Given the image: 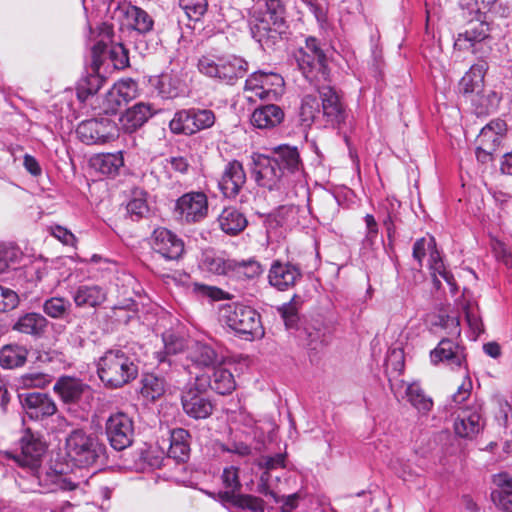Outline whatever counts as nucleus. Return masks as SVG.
Instances as JSON below:
<instances>
[{
	"label": "nucleus",
	"mask_w": 512,
	"mask_h": 512,
	"mask_svg": "<svg viewBox=\"0 0 512 512\" xmlns=\"http://www.w3.org/2000/svg\"><path fill=\"white\" fill-rule=\"evenodd\" d=\"M106 46L103 41H99L91 48V72L81 78L77 84L76 92L73 90L64 91L58 101L53 105V117L55 121H50L45 128H95L102 126L104 128H118L117 124L108 117L81 118L77 108L81 107L86 101L93 97L102 87L105 78L100 75L101 54Z\"/></svg>",
	"instance_id": "f257e3e1"
},
{
	"label": "nucleus",
	"mask_w": 512,
	"mask_h": 512,
	"mask_svg": "<svg viewBox=\"0 0 512 512\" xmlns=\"http://www.w3.org/2000/svg\"><path fill=\"white\" fill-rule=\"evenodd\" d=\"M251 175L259 187L269 191L281 190L285 179L300 169V157L296 147L279 145L273 148V156L252 153Z\"/></svg>",
	"instance_id": "f03ea898"
},
{
	"label": "nucleus",
	"mask_w": 512,
	"mask_h": 512,
	"mask_svg": "<svg viewBox=\"0 0 512 512\" xmlns=\"http://www.w3.org/2000/svg\"><path fill=\"white\" fill-rule=\"evenodd\" d=\"M265 9L255 13L250 21L252 38L263 49H275L289 38L285 0H264Z\"/></svg>",
	"instance_id": "7ed1b4c3"
},
{
	"label": "nucleus",
	"mask_w": 512,
	"mask_h": 512,
	"mask_svg": "<svg viewBox=\"0 0 512 512\" xmlns=\"http://www.w3.org/2000/svg\"><path fill=\"white\" fill-rule=\"evenodd\" d=\"M97 374L105 387L122 388L138 375L135 358L122 349H110L97 362Z\"/></svg>",
	"instance_id": "20e7f679"
},
{
	"label": "nucleus",
	"mask_w": 512,
	"mask_h": 512,
	"mask_svg": "<svg viewBox=\"0 0 512 512\" xmlns=\"http://www.w3.org/2000/svg\"><path fill=\"white\" fill-rule=\"evenodd\" d=\"M65 449L76 466L91 467L104 456L106 447L96 435L77 428L66 437Z\"/></svg>",
	"instance_id": "39448f33"
},
{
	"label": "nucleus",
	"mask_w": 512,
	"mask_h": 512,
	"mask_svg": "<svg viewBox=\"0 0 512 512\" xmlns=\"http://www.w3.org/2000/svg\"><path fill=\"white\" fill-rule=\"evenodd\" d=\"M197 67L201 74L226 85H234L248 71L247 61L235 55L202 56Z\"/></svg>",
	"instance_id": "423d86ee"
},
{
	"label": "nucleus",
	"mask_w": 512,
	"mask_h": 512,
	"mask_svg": "<svg viewBox=\"0 0 512 512\" xmlns=\"http://www.w3.org/2000/svg\"><path fill=\"white\" fill-rule=\"evenodd\" d=\"M294 58L299 70L309 83L327 79L329 74L327 56L320 40L316 37H307L305 45L299 47L294 53Z\"/></svg>",
	"instance_id": "0eeeda50"
},
{
	"label": "nucleus",
	"mask_w": 512,
	"mask_h": 512,
	"mask_svg": "<svg viewBox=\"0 0 512 512\" xmlns=\"http://www.w3.org/2000/svg\"><path fill=\"white\" fill-rule=\"evenodd\" d=\"M221 316L230 329L246 340H253L264 335L260 315L250 306L240 303L226 305L221 310Z\"/></svg>",
	"instance_id": "6e6552de"
},
{
	"label": "nucleus",
	"mask_w": 512,
	"mask_h": 512,
	"mask_svg": "<svg viewBox=\"0 0 512 512\" xmlns=\"http://www.w3.org/2000/svg\"><path fill=\"white\" fill-rule=\"evenodd\" d=\"M490 30L487 19L467 22L465 31L457 35L454 45L460 50H471L478 58H488L495 45Z\"/></svg>",
	"instance_id": "1a4fd4ad"
},
{
	"label": "nucleus",
	"mask_w": 512,
	"mask_h": 512,
	"mask_svg": "<svg viewBox=\"0 0 512 512\" xmlns=\"http://www.w3.org/2000/svg\"><path fill=\"white\" fill-rule=\"evenodd\" d=\"M283 77L272 71L258 70L245 80V92H251L264 101H276L284 92Z\"/></svg>",
	"instance_id": "9d476101"
},
{
	"label": "nucleus",
	"mask_w": 512,
	"mask_h": 512,
	"mask_svg": "<svg viewBox=\"0 0 512 512\" xmlns=\"http://www.w3.org/2000/svg\"><path fill=\"white\" fill-rule=\"evenodd\" d=\"M112 17L117 19L127 30L139 36H145L153 30L154 20L144 9L128 1L117 2Z\"/></svg>",
	"instance_id": "9b49d317"
},
{
	"label": "nucleus",
	"mask_w": 512,
	"mask_h": 512,
	"mask_svg": "<svg viewBox=\"0 0 512 512\" xmlns=\"http://www.w3.org/2000/svg\"><path fill=\"white\" fill-rule=\"evenodd\" d=\"M105 433L110 445L115 450H124L133 442V421L126 413H113L106 420Z\"/></svg>",
	"instance_id": "f8f14e48"
},
{
	"label": "nucleus",
	"mask_w": 512,
	"mask_h": 512,
	"mask_svg": "<svg viewBox=\"0 0 512 512\" xmlns=\"http://www.w3.org/2000/svg\"><path fill=\"white\" fill-rule=\"evenodd\" d=\"M181 403L184 412L194 419H206L212 414L213 404L205 389L197 383L187 385L182 391Z\"/></svg>",
	"instance_id": "ddd939ff"
},
{
	"label": "nucleus",
	"mask_w": 512,
	"mask_h": 512,
	"mask_svg": "<svg viewBox=\"0 0 512 512\" xmlns=\"http://www.w3.org/2000/svg\"><path fill=\"white\" fill-rule=\"evenodd\" d=\"M53 391L66 405L78 404L82 400L92 399L90 386L75 377H59L53 386Z\"/></svg>",
	"instance_id": "4468645a"
},
{
	"label": "nucleus",
	"mask_w": 512,
	"mask_h": 512,
	"mask_svg": "<svg viewBox=\"0 0 512 512\" xmlns=\"http://www.w3.org/2000/svg\"><path fill=\"white\" fill-rule=\"evenodd\" d=\"M484 425L482 404L474 401L470 405L461 408L454 423V429L458 436L472 439L484 428Z\"/></svg>",
	"instance_id": "2eb2a0df"
},
{
	"label": "nucleus",
	"mask_w": 512,
	"mask_h": 512,
	"mask_svg": "<svg viewBox=\"0 0 512 512\" xmlns=\"http://www.w3.org/2000/svg\"><path fill=\"white\" fill-rule=\"evenodd\" d=\"M153 86L163 99L185 97L189 94L187 74L183 71L171 70L162 73L153 81Z\"/></svg>",
	"instance_id": "dca6fc26"
},
{
	"label": "nucleus",
	"mask_w": 512,
	"mask_h": 512,
	"mask_svg": "<svg viewBox=\"0 0 512 512\" xmlns=\"http://www.w3.org/2000/svg\"><path fill=\"white\" fill-rule=\"evenodd\" d=\"M151 246L167 260H178L184 253L183 240L164 227H158L153 231Z\"/></svg>",
	"instance_id": "f3484780"
},
{
	"label": "nucleus",
	"mask_w": 512,
	"mask_h": 512,
	"mask_svg": "<svg viewBox=\"0 0 512 512\" xmlns=\"http://www.w3.org/2000/svg\"><path fill=\"white\" fill-rule=\"evenodd\" d=\"M175 212L181 220L197 222L208 212L207 197L202 192H190L182 195L176 202Z\"/></svg>",
	"instance_id": "a211bd4d"
},
{
	"label": "nucleus",
	"mask_w": 512,
	"mask_h": 512,
	"mask_svg": "<svg viewBox=\"0 0 512 512\" xmlns=\"http://www.w3.org/2000/svg\"><path fill=\"white\" fill-rule=\"evenodd\" d=\"M20 402L27 416L32 420H42L53 416L58 408L50 395L40 392L21 394Z\"/></svg>",
	"instance_id": "6ab92c4d"
},
{
	"label": "nucleus",
	"mask_w": 512,
	"mask_h": 512,
	"mask_svg": "<svg viewBox=\"0 0 512 512\" xmlns=\"http://www.w3.org/2000/svg\"><path fill=\"white\" fill-rule=\"evenodd\" d=\"M216 116L210 109L189 108L177 111L169 128H212Z\"/></svg>",
	"instance_id": "aec40b11"
},
{
	"label": "nucleus",
	"mask_w": 512,
	"mask_h": 512,
	"mask_svg": "<svg viewBox=\"0 0 512 512\" xmlns=\"http://www.w3.org/2000/svg\"><path fill=\"white\" fill-rule=\"evenodd\" d=\"M322 102L323 115L331 125L345 122L347 111L336 90L328 85L317 87Z\"/></svg>",
	"instance_id": "412c9836"
},
{
	"label": "nucleus",
	"mask_w": 512,
	"mask_h": 512,
	"mask_svg": "<svg viewBox=\"0 0 512 512\" xmlns=\"http://www.w3.org/2000/svg\"><path fill=\"white\" fill-rule=\"evenodd\" d=\"M302 277L300 268L291 263H283L276 260L272 263L268 280L271 286L279 291H285L293 287Z\"/></svg>",
	"instance_id": "4be33fe9"
},
{
	"label": "nucleus",
	"mask_w": 512,
	"mask_h": 512,
	"mask_svg": "<svg viewBox=\"0 0 512 512\" xmlns=\"http://www.w3.org/2000/svg\"><path fill=\"white\" fill-rule=\"evenodd\" d=\"M246 183V173L241 162L232 160L223 170L218 186L227 198H235Z\"/></svg>",
	"instance_id": "5701e85b"
},
{
	"label": "nucleus",
	"mask_w": 512,
	"mask_h": 512,
	"mask_svg": "<svg viewBox=\"0 0 512 512\" xmlns=\"http://www.w3.org/2000/svg\"><path fill=\"white\" fill-rule=\"evenodd\" d=\"M21 453L16 461L23 467L36 470L40 466L41 458L45 453L44 443L33 434L27 432L20 440Z\"/></svg>",
	"instance_id": "b1692460"
},
{
	"label": "nucleus",
	"mask_w": 512,
	"mask_h": 512,
	"mask_svg": "<svg viewBox=\"0 0 512 512\" xmlns=\"http://www.w3.org/2000/svg\"><path fill=\"white\" fill-rule=\"evenodd\" d=\"M431 362L438 364L446 362L452 367H460L465 360L463 348L450 339H442L430 353Z\"/></svg>",
	"instance_id": "393cba45"
},
{
	"label": "nucleus",
	"mask_w": 512,
	"mask_h": 512,
	"mask_svg": "<svg viewBox=\"0 0 512 512\" xmlns=\"http://www.w3.org/2000/svg\"><path fill=\"white\" fill-rule=\"evenodd\" d=\"M495 488L491 492L493 502L501 509L512 512V476L506 472L493 475Z\"/></svg>",
	"instance_id": "a878e982"
},
{
	"label": "nucleus",
	"mask_w": 512,
	"mask_h": 512,
	"mask_svg": "<svg viewBox=\"0 0 512 512\" xmlns=\"http://www.w3.org/2000/svg\"><path fill=\"white\" fill-rule=\"evenodd\" d=\"M479 59L477 63L470 67L469 71L465 73L459 83L460 91L464 96L484 89V77L489 65L487 61L484 60L485 58Z\"/></svg>",
	"instance_id": "bb28decb"
},
{
	"label": "nucleus",
	"mask_w": 512,
	"mask_h": 512,
	"mask_svg": "<svg viewBox=\"0 0 512 512\" xmlns=\"http://www.w3.org/2000/svg\"><path fill=\"white\" fill-rule=\"evenodd\" d=\"M89 165L96 172L108 177H115L124 165V159L121 152L118 153H100L92 156Z\"/></svg>",
	"instance_id": "cd10ccee"
},
{
	"label": "nucleus",
	"mask_w": 512,
	"mask_h": 512,
	"mask_svg": "<svg viewBox=\"0 0 512 512\" xmlns=\"http://www.w3.org/2000/svg\"><path fill=\"white\" fill-rule=\"evenodd\" d=\"M503 136L504 134L497 130H480L475 140L477 159L486 162L500 146Z\"/></svg>",
	"instance_id": "c85d7f7f"
},
{
	"label": "nucleus",
	"mask_w": 512,
	"mask_h": 512,
	"mask_svg": "<svg viewBox=\"0 0 512 512\" xmlns=\"http://www.w3.org/2000/svg\"><path fill=\"white\" fill-rule=\"evenodd\" d=\"M471 103L473 112L477 116L489 114L495 110L499 104L500 97L498 93L492 90L475 91L465 96Z\"/></svg>",
	"instance_id": "c756f323"
},
{
	"label": "nucleus",
	"mask_w": 512,
	"mask_h": 512,
	"mask_svg": "<svg viewBox=\"0 0 512 512\" xmlns=\"http://www.w3.org/2000/svg\"><path fill=\"white\" fill-rule=\"evenodd\" d=\"M218 223L224 233L237 235L247 227L248 221L240 210L235 207H227L218 216Z\"/></svg>",
	"instance_id": "7c9ffc66"
},
{
	"label": "nucleus",
	"mask_w": 512,
	"mask_h": 512,
	"mask_svg": "<svg viewBox=\"0 0 512 512\" xmlns=\"http://www.w3.org/2000/svg\"><path fill=\"white\" fill-rule=\"evenodd\" d=\"M283 119V110L275 104H268L253 112L251 122L254 128H275Z\"/></svg>",
	"instance_id": "2f4dec72"
},
{
	"label": "nucleus",
	"mask_w": 512,
	"mask_h": 512,
	"mask_svg": "<svg viewBox=\"0 0 512 512\" xmlns=\"http://www.w3.org/2000/svg\"><path fill=\"white\" fill-rule=\"evenodd\" d=\"M138 95V84L132 78L121 79L114 84L108 94L107 101L115 103L118 107L126 105Z\"/></svg>",
	"instance_id": "473e14b6"
},
{
	"label": "nucleus",
	"mask_w": 512,
	"mask_h": 512,
	"mask_svg": "<svg viewBox=\"0 0 512 512\" xmlns=\"http://www.w3.org/2000/svg\"><path fill=\"white\" fill-rule=\"evenodd\" d=\"M47 324L48 321L43 315L30 312L18 319L13 325V330L33 336H40L45 331Z\"/></svg>",
	"instance_id": "72a5a7b5"
},
{
	"label": "nucleus",
	"mask_w": 512,
	"mask_h": 512,
	"mask_svg": "<svg viewBox=\"0 0 512 512\" xmlns=\"http://www.w3.org/2000/svg\"><path fill=\"white\" fill-rule=\"evenodd\" d=\"M152 116L151 108L144 103L135 104L119 117L121 128H141Z\"/></svg>",
	"instance_id": "f704fd0d"
},
{
	"label": "nucleus",
	"mask_w": 512,
	"mask_h": 512,
	"mask_svg": "<svg viewBox=\"0 0 512 512\" xmlns=\"http://www.w3.org/2000/svg\"><path fill=\"white\" fill-rule=\"evenodd\" d=\"M28 351L24 346L17 344L5 345L0 350V366L4 369H13L23 366L27 360Z\"/></svg>",
	"instance_id": "c9c22d12"
},
{
	"label": "nucleus",
	"mask_w": 512,
	"mask_h": 512,
	"mask_svg": "<svg viewBox=\"0 0 512 512\" xmlns=\"http://www.w3.org/2000/svg\"><path fill=\"white\" fill-rule=\"evenodd\" d=\"M74 302L78 307H95L103 303L106 299V293L99 286L82 285L77 288L73 296Z\"/></svg>",
	"instance_id": "e433bc0d"
},
{
	"label": "nucleus",
	"mask_w": 512,
	"mask_h": 512,
	"mask_svg": "<svg viewBox=\"0 0 512 512\" xmlns=\"http://www.w3.org/2000/svg\"><path fill=\"white\" fill-rule=\"evenodd\" d=\"M189 433L187 430L178 428L171 431L170 435V446L168 449V456L183 462L187 459L189 454V444L187 438Z\"/></svg>",
	"instance_id": "4c0bfd02"
},
{
	"label": "nucleus",
	"mask_w": 512,
	"mask_h": 512,
	"mask_svg": "<svg viewBox=\"0 0 512 512\" xmlns=\"http://www.w3.org/2000/svg\"><path fill=\"white\" fill-rule=\"evenodd\" d=\"M188 358L197 367H212L218 359L215 350L208 344L195 342L188 352Z\"/></svg>",
	"instance_id": "58836bf2"
},
{
	"label": "nucleus",
	"mask_w": 512,
	"mask_h": 512,
	"mask_svg": "<svg viewBox=\"0 0 512 512\" xmlns=\"http://www.w3.org/2000/svg\"><path fill=\"white\" fill-rule=\"evenodd\" d=\"M262 273L261 264L254 260H231V268L229 276L239 280H248L258 277Z\"/></svg>",
	"instance_id": "ea45409f"
},
{
	"label": "nucleus",
	"mask_w": 512,
	"mask_h": 512,
	"mask_svg": "<svg viewBox=\"0 0 512 512\" xmlns=\"http://www.w3.org/2000/svg\"><path fill=\"white\" fill-rule=\"evenodd\" d=\"M320 113V104L315 95H305L302 98L301 106L299 108V125L302 128H311L315 118Z\"/></svg>",
	"instance_id": "a19ab883"
},
{
	"label": "nucleus",
	"mask_w": 512,
	"mask_h": 512,
	"mask_svg": "<svg viewBox=\"0 0 512 512\" xmlns=\"http://www.w3.org/2000/svg\"><path fill=\"white\" fill-rule=\"evenodd\" d=\"M209 385L211 389L216 391L218 394L226 395L235 389L236 383L229 370L223 367H217L213 371Z\"/></svg>",
	"instance_id": "79ce46f5"
},
{
	"label": "nucleus",
	"mask_w": 512,
	"mask_h": 512,
	"mask_svg": "<svg viewBox=\"0 0 512 512\" xmlns=\"http://www.w3.org/2000/svg\"><path fill=\"white\" fill-rule=\"evenodd\" d=\"M299 337L305 342L310 350L317 351L328 343L326 328L319 326H306L300 333Z\"/></svg>",
	"instance_id": "37998d69"
},
{
	"label": "nucleus",
	"mask_w": 512,
	"mask_h": 512,
	"mask_svg": "<svg viewBox=\"0 0 512 512\" xmlns=\"http://www.w3.org/2000/svg\"><path fill=\"white\" fill-rule=\"evenodd\" d=\"M408 402L421 414H427L433 407L432 399L427 396L417 383L408 385L406 389Z\"/></svg>",
	"instance_id": "c03bdc74"
},
{
	"label": "nucleus",
	"mask_w": 512,
	"mask_h": 512,
	"mask_svg": "<svg viewBox=\"0 0 512 512\" xmlns=\"http://www.w3.org/2000/svg\"><path fill=\"white\" fill-rule=\"evenodd\" d=\"M303 304L301 296L294 295L288 303L283 304L278 308L286 328L298 329V323L300 320L299 309Z\"/></svg>",
	"instance_id": "a18cd8bd"
},
{
	"label": "nucleus",
	"mask_w": 512,
	"mask_h": 512,
	"mask_svg": "<svg viewBox=\"0 0 512 512\" xmlns=\"http://www.w3.org/2000/svg\"><path fill=\"white\" fill-rule=\"evenodd\" d=\"M231 260L225 259L222 256L216 255L211 251H207L203 254L201 260V267L216 275H227L230 274Z\"/></svg>",
	"instance_id": "49530a36"
},
{
	"label": "nucleus",
	"mask_w": 512,
	"mask_h": 512,
	"mask_svg": "<svg viewBox=\"0 0 512 512\" xmlns=\"http://www.w3.org/2000/svg\"><path fill=\"white\" fill-rule=\"evenodd\" d=\"M162 340L164 343V352L158 353L159 362H165L166 355L181 353L188 347L185 337L171 331L163 333Z\"/></svg>",
	"instance_id": "de8ad7c7"
},
{
	"label": "nucleus",
	"mask_w": 512,
	"mask_h": 512,
	"mask_svg": "<svg viewBox=\"0 0 512 512\" xmlns=\"http://www.w3.org/2000/svg\"><path fill=\"white\" fill-rule=\"evenodd\" d=\"M77 137L86 145H103L118 138L117 130H75Z\"/></svg>",
	"instance_id": "09e8293b"
},
{
	"label": "nucleus",
	"mask_w": 512,
	"mask_h": 512,
	"mask_svg": "<svg viewBox=\"0 0 512 512\" xmlns=\"http://www.w3.org/2000/svg\"><path fill=\"white\" fill-rule=\"evenodd\" d=\"M165 392V381L155 374H145L142 378L141 394L152 401L158 399Z\"/></svg>",
	"instance_id": "8fccbe9b"
},
{
	"label": "nucleus",
	"mask_w": 512,
	"mask_h": 512,
	"mask_svg": "<svg viewBox=\"0 0 512 512\" xmlns=\"http://www.w3.org/2000/svg\"><path fill=\"white\" fill-rule=\"evenodd\" d=\"M127 212L136 219L144 217L149 212L147 193L140 188H134L131 199L127 203Z\"/></svg>",
	"instance_id": "3c124183"
},
{
	"label": "nucleus",
	"mask_w": 512,
	"mask_h": 512,
	"mask_svg": "<svg viewBox=\"0 0 512 512\" xmlns=\"http://www.w3.org/2000/svg\"><path fill=\"white\" fill-rule=\"evenodd\" d=\"M437 257H438L437 252L431 254L432 263H431L430 268L432 270L433 282H434L435 287L437 289H439L441 286V282L437 278V275H439L451 287V292L456 293L457 285H456L454 276L449 271L446 270V268L444 267L443 261L441 259H438Z\"/></svg>",
	"instance_id": "603ef678"
},
{
	"label": "nucleus",
	"mask_w": 512,
	"mask_h": 512,
	"mask_svg": "<svg viewBox=\"0 0 512 512\" xmlns=\"http://www.w3.org/2000/svg\"><path fill=\"white\" fill-rule=\"evenodd\" d=\"M459 8L461 17L466 23L487 19L486 12L483 11L479 0H459Z\"/></svg>",
	"instance_id": "864d4df0"
},
{
	"label": "nucleus",
	"mask_w": 512,
	"mask_h": 512,
	"mask_svg": "<svg viewBox=\"0 0 512 512\" xmlns=\"http://www.w3.org/2000/svg\"><path fill=\"white\" fill-rule=\"evenodd\" d=\"M179 6L184 10L191 21L198 22L208 11V0H178Z\"/></svg>",
	"instance_id": "5fc2aeb1"
},
{
	"label": "nucleus",
	"mask_w": 512,
	"mask_h": 512,
	"mask_svg": "<svg viewBox=\"0 0 512 512\" xmlns=\"http://www.w3.org/2000/svg\"><path fill=\"white\" fill-rule=\"evenodd\" d=\"M235 508L242 511L248 510L250 512H264L265 502L260 497L251 494L238 493Z\"/></svg>",
	"instance_id": "6e6d98bb"
},
{
	"label": "nucleus",
	"mask_w": 512,
	"mask_h": 512,
	"mask_svg": "<svg viewBox=\"0 0 512 512\" xmlns=\"http://www.w3.org/2000/svg\"><path fill=\"white\" fill-rule=\"evenodd\" d=\"M105 46L107 45L105 44ZM106 53L109 54V58L116 69H123L129 65L128 50L124 47L123 44L119 43L113 45L110 49L106 47L105 51L101 54V58Z\"/></svg>",
	"instance_id": "4d7b16f0"
},
{
	"label": "nucleus",
	"mask_w": 512,
	"mask_h": 512,
	"mask_svg": "<svg viewBox=\"0 0 512 512\" xmlns=\"http://www.w3.org/2000/svg\"><path fill=\"white\" fill-rule=\"evenodd\" d=\"M70 302L61 297H51L43 304L44 312L51 318H61L65 315Z\"/></svg>",
	"instance_id": "13d9d810"
},
{
	"label": "nucleus",
	"mask_w": 512,
	"mask_h": 512,
	"mask_svg": "<svg viewBox=\"0 0 512 512\" xmlns=\"http://www.w3.org/2000/svg\"><path fill=\"white\" fill-rule=\"evenodd\" d=\"M53 380L49 374L42 372H30L21 377V383L27 388H45Z\"/></svg>",
	"instance_id": "bf43d9fd"
},
{
	"label": "nucleus",
	"mask_w": 512,
	"mask_h": 512,
	"mask_svg": "<svg viewBox=\"0 0 512 512\" xmlns=\"http://www.w3.org/2000/svg\"><path fill=\"white\" fill-rule=\"evenodd\" d=\"M483 11L499 17H508L511 14L510 5L504 0H479Z\"/></svg>",
	"instance_id": "052dcab7"
},
{
	"label": "nucleus",
	"mask_w": 512,
	"mask_h": 512,
	"mask_svg": "<svg viewBox=\"0 0 512 512\" xmlns=\"http://www.w3.org/2000/svg\"><path fill=\"white\" fill-rule=\"evenodd\" d=\"M464 312L467 323L475 336L481 334L484 331V326L478 312V306L468 303L464 307Z\"/></svg>",
	"instance_id": "680f3d73"
},
{
	"label": "nucleus",
	"mask_w": 512,
	"mask_h": 512,
	"mask_svg": "<svg viewBox=\"0 0 512 512\" xmlns=\"http://www.w3.org/2000/svg\"><path fill=\"white\" fill-rule=\"evenodd\" d=\"M18 305V294L14 290L0 285V312L11 311Z\"/></svg>",
	"instance_id": "e2e57ef3"
},
{
	"label": "nucleus",
	"mask_w": 512,
	"mask_h": 512,
	"mask_svg": "<svg viewBox=\"0 0 512 512\" xmlns=\"http://www.w3.org/2000/svg\"><path fill=\"white\" fill-rule=\"evenodd\" d=\"M19 250L14 246H0V273L5 272L11 265L17 263Z\"/></svg>",
	"instance_id": "0e129e2a"
},
{
	"label": "nucleus",
	"mask_w": 512,
	"mask_h": 512,
	"mask_svg": "<svg viewBox=\"0 0 512 512\" xmlns=\"http://www.w3.org/2000/svg\"><path fill=\"white\" fill-rule=\"evenodd\" d=\"M222 482L223 485L227 489H231L233 491H240L241 490V482L239 479V468L235 466L227 467L223 470L222 473Z\"/></svg>",
	"instance_id": "69168bd1"
},
{
	"label": "nucleus",
	"mask_w": 512,
	"mask_h": 512,
	"mask_svg": "<svg viewBox=\"0 0 512 512\" xmlns=\"http://www.w3.org/2000/svg\"><path fill=\"white\" fill-rule=\"evenodd\" d=\"M244 19V15L242 10L228 6L221 7L219 11V17L217 18L218 22H225L227 24H234Z\"/></svg>",
	"instance_id": "338daca9"
},
{
	"label": "nucleus",
	"mask_w": 512,
	"mask_h": 512,
	"mask_svg": "<svg viewBox=\"0 0 512 512\" xmlns=\"http://www.w3.org/2000/svg\"><path fill=\"white\" fill-rule=\"evenodd\" d=\"M314 15L318 23H323L327 18V4L325 0H313L305 4Z\"/></svg>",
	"instance_id": "774afa93"
}]
</instances>
